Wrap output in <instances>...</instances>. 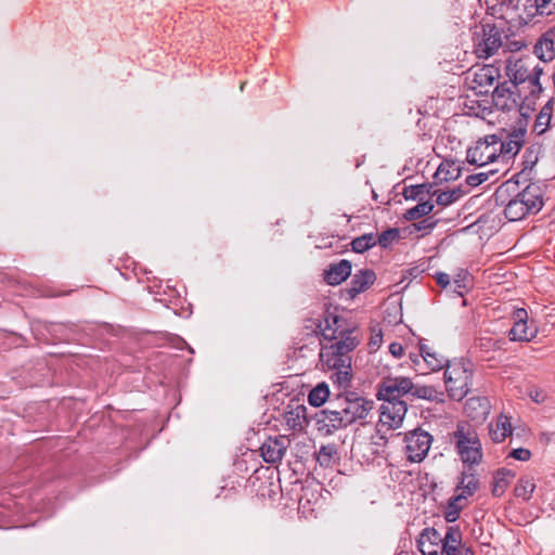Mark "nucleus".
I'll return each mask as SVG.
<instances>
[{
  "label": "nucleus",
  "mask_w": 555,
  "mask_h": 555,
  "mask_svg": "<svg viewBox=\"0 0 555 555\" xmlns=\"http://www.w3.org/2000/svg\"><path fill=\"white\" fill-rule=\"evenodd\" d=\"M320 339V363L323 370L332 371L331 379L339 388H348L352 378L351 352L359 345L354 328L337 314L336 309H326L317 320Z\"/></svg>",
  "instance_id": "obj_1"
},
{
  "label": "nucleus",
  "mask_w": 555,
  "mask_h": 555,
  "mask_svg": "<svg viewBox=\"0 0 555 555\" xmlns=\"http://www.w3.org/2000/svg\"><path fill=\"white\" fill-rule=\"evenodd\" d=\"M487 10L495 18L522 25L537 15L555 13V0H498L492 4L487 0Z\"/></svg>",
  "instance_id": "obj_2"
},
{
  "label": "nucleus",
  "mask_w": 555,
  "mask_h": 555,
  "mask_svg": "<svg viewBox=\"0 0 555 555\" xmlns=\"http://www.w3.org/2000/svg\"><path fill=\"white\" fill-rule=\"evenodd\" d=\"M413 388V384L408 377H390L384 371V427L389 429L398 428L405 416L406 403L401 397L409 393Z\"/></svg>",
  "instance_id": "obj_3"
},
{
  "label": "nucleus",
  "mask_w": 555,
  "mask_h": 555,
  "mask_svg": "<svg viewBox=\"0 0 555 555\" xmlns=\"http://www.w3.org/2000/svg\"><path fill=\"white\" fill-rule=\"evenodd\" d=\"M526 87H517L515 83L504 81L498 85L492 92L494 106L502 112H517L520 116L528 117L534 109L537 96L528 92L522 95Z\"/></svg>",
  "instance_id": "obj_4"
},
{
  "label": "nucleus",
  "mask_w": 555,
  "mask_h": 555,
  "mask_svg": "<svg viewBox=\"0 0 555 555\" xmlns=\"http://www.w3.org/2000/svg\"><path fill=\"white\" fill-rule=\"evenodd\" d=\"M544 190L539 183H529L505 206L504 215L508 221H519L528 215L538 214L543 205Z\"/></svg>",
  "instance_id": "obj_5"
},
{
  "label": "nucleus",
  "mask_w": 555,
  "mask_h": 555,
  "mask_svg": "<svg viewBox=\"0 0 555 555\" xmlns=\"http://www.w3.org/2000/svg\"><path fill=\"white\" fill-rule=\"evenodd\" d=\"M543 68L535 63L532 56L519 57L516 60H508L506 64V75L509 77L511 83L517 87L528 83L527 89L533 96H539L542 92L540 77Z\"/></svg>",
  "instance_id": "obj_6"
},
{
  "label": "nucleus",
  "mask_w": 555,
  "mask_h": 555,
  "mask_svg": "<svg viewBox=\"0 0 555 555\" xmlns=\"http://www.w3.org/2000/svg\"><path fill=\"white\" fill-rule=\"evenodd\" d=\"M455 449L461 460L469 465H478L482 461V448L475 429L467 423L460 422L452 435Z\"/></svg>",
  "instance_id": "obj_7"
},
{
  "label": "nucleus",
  "mask_w": 555,
  "mask_h": 555,
  "mask_svg": "<svg viewBox=\"0 0 555 555\" xmlns=\"http://www.w3.org/2000/svg\"><path fill=\"white\" fill-rule=\"evenodd\" d=\"M473 377L472 364L463 361L452 362L444 370V384L449 397L462 400L470 390Z\"/></svg>",
  "instance_id": "obj_8"
},
{
  "label": "nucleus",
  "mask_w": 555,
  "mask_h": 555,
  "mask_svg": "<svg viewBox=\"0 0 555 555\" xmlns=\"http://www.w3.org/2000/svg\"><path fill=\"white\" fill-rule=\"evenodd\" d=\"M503 44V31L498 25L489 23L474 34V52L479 59H488Z\"/></svg>",
  "instance_id": "obj_9"
},
{
  "label": "nucleus",
  "mask_w": 555,
  "mask_h": 555,
  "mask_svg": "<svg viewBox=\"0 0 555 555\" xmlns=\"http://www.w3.org/2000/svg\"><path fill=\"white\" fill-rule=\"evenodd\" d=\"M410 360L414 365V370L420 374H428L442 369H447L449 360L435 350L434 347L420 341V353L410 354Z\"/></svg>",
  "instance_id": "obj_10"
},
{
  "label": "nucleus",
  "mask_w": 555,
  "mask_h": 555,
  "mask_svg": "<svg viewBox=\"0 0 555 555\" xmlns=\"http://www.w3.org/2000/svg\"><path fill=\"white\" fill-rule=\"evenodd\" d=\"M498 135L491 134L479 139L466 153V160L470 165L482 167L499 159Z\"/></svg>",
  "instance_id": "obj_11"
},
{
  "label": "nucleus",
  "mask_w": 555,
  "mask_h": 555,
  "mask_svg": "<svg viewBox=\"0 0 555 555\" xmlns=\"http://www.w3.org/2000/svg\"><path fill=\"white\" fill-rule=\"evenodd\" d=\"M499 77L500 73L495 66L483 65L470 68L467 73L466 80L472 90L480 94H487L489 88L494 85Z\"/></svg>",
  "instance_id": "obj_12"
},
{
  "label": "nucleus",
  "mask_w": 555,
  "mask_h": 555,
  "mask_svg": "<svg viewBox=\"0 0 555 555\" xmlns=\"http://www.w3.org/2000/svg\"><path fill=\"white\" fill-rule=\"evenodd\" d=\"M405 453L410 462L420 463L427 455L433 437L427 431L415 430L404 437Z\"/></svg>",
  "instance_id": "obj_13"
},
{
  "label": "nucleus",
  "mask_w": 555,
  "mask_h": 555,
  "mask_svg": "<svg viewBox=\"0 0 555 555\" xmlns=\"http://www.w3.org/2000/svg\"><path fill=\"white\" fill-rule=\"evenodd\" d=\"M373 401L360 397L354 391L346 389V403H345V420L348 424H352L358 420L366 417L369 412L373 409Z\"/></svg>",
  "instance_id": "obj_14"
},
{
  "label": "nucleus",
  "mask_w": 555,
  "mask_h": 555,
  "mask_svg": "<svg viewBox=\"0 0 555 555\" xmlns=\"http://www.w3.org/2000/svg\"><path fill=\"white\" fill-rule=\"evenodd\" d=\"M513 320L514 324L508 332L512 341H530L537 336L538 328L528 324V313L524 308L514 311Z\"/></svg>",
  "instance_id": "obj_15"
},
{
  "label": "nucleus",
  "mask_w": 555,
  "mask_h": 555,
  "mask_svg": "<svg viewBox=\"0 0 555 555\" xmlns=\"http://www.w3.org/2000/svg\"><path fill=\"white\" fill-rule=\"evenodd\" d=\"M382 423V411L379 412L378 422L376 424V434L371 437L370 440L358 442L357 446L353 448L356 450L357 454L362 459V463L366 465H379V459H380V440L382 435L379 434V424Z\"/></svg>",
  "instance_id": "obj_16"
},
{
  "label": "nucleus",
  "mask_w": 555,
  "mask_h": 555,
  "mask_svg": "<svg viewBox=\"0 0 555 555\" xmlns=\"http://www.w3.org/2000/svg\"><path fill=\"white\" fill-rule=\"evenodd\" d=\"M289 442L291 441L286 436L268 437L260 447L263 461L270 464L280 462L283 459Z\"/></svg>",
  "instance_id": "obj_17"
},
{
  "label": "nucleus",
  "mask_w": 555,
  "mask_h": 555,
  "mask_svg": "<svg viewBox=\"0 0 555 555\" xmlns=\"http://www.w3.org/2000/svg\"><path fill=\"white\" fill-rule=\"evenodd\" d=\"M417 547L423 555L441 554L442 535L435 528H425L418 535Z\"/></svg>",
  "instance_id": "obj_18"
},
{
  "label": "nucleus",
  "mask_w": 555,
  "mask_h": 555,
  "mask_svg": "<svg viewBox=\"0 0 555 555\" xmlns=\"http://www.w3.org/2000/svg\"><path fill=\"white\" fill-rule=\"evenodd\" d=\"M317 424L320 430H324L325 434H333L334 431L349 426L345 416L339 415L336 411L322 410L317 414Z\"/></svg>",
  "instance_id": "obj_19"
},
{
  "label": "nucleus",
  "mask_w": 555,
  "mask_h": 555,
  "mask_svg": "<svg viewBox=\"0 0 555 555\" xmlns=\"http://www.w3.org/2000/svg\"><path fill=\"white\" fill-rule=\"evenodd\" d=\"M463 533L457 525L448 526L441 542V555H460Z\"/></svg>",
  "instance_id": "obj_20"
},
{
  "label": "nucleus",
  "mask_w": 555,
  "mask_h": 555,
  "mask_svg": "<svg viewBox=\"0 0 555 555\" xmlns=\"http://www.w3.org/2000/svg\"><path fill=\"white\" fill-rule=\"evenodd\" d=\"M376 280V274L373 270L362 269L352 275L350 286L347 288L348 295L353 298L358 294L369 288Z\"/></svg>",
  "instance_id": "obj_21"
},
{
  "label": "nucleus",
  "mask_w": 555,
  "mask_h": 555,
  "mask_svg": "<svg viewBox=\"0 0 555 555\" xmlns=\"http://www.w3.org/2000/svg\"><path fill=\"white\" fill-rule=\"evenodd\" d=\"M498 153L499 158H502L506 163L514 157L522 146V133L514 132L507 137L505 141H502L500 137H498Z\"/></svg>",
  "instance_id": "obj_22"
},
{
  "label": "nucleus",
  "mask_w": 555,
  "mask_h": 555,
  "mask_svg": "<svg viewBox=\"0 0 555 555\" xmlns=\"http://www.w3.org/2000/svg\"><path fill=\"white\" fill-rule=\"evenodd\" d=\"M351 274V262L341 259L337 263H332L324 271V281L328 285H338Z\"/></svg>",
  "instance_id": "obj_23"
},
{
  "label": "nucleus",
  "mask_w": 555,
  "mask_h": 555,
  "mask_svg": "<svg viewBox=\"0 0 555 555\" xmlns=\"http://www.w3.org/2000/svg\"><path fill=\"white\" fill-rule=\"evenodd\" d=\"M307 408L302 404H288L284 412L286 426L292 430H302L307 424Z\"/></svg>",
  "instance_id": "obj_24"
},
{
  "label": "nucleus",
  "mask_w": 555,
  "mask_h": 555,
  "mask_svg": "<svg viewBox=\"0 0 555 555\" xmlns=\"http://www.w3.org/2000/svg\"><path fill=\"white\" fill-rule=\"evenodd\" d=\"M479 489V480L474 473L463 472L455 488V495H462V502L468 504V498L473 496Z\"/></svg>",
  "instance_id": "obj_25"
},
{
  "label": "nucleus",
  "mask_w": 555,
  "mask_h": 555,
  "mask_svg": "<svg viewBox=\"0 0 555 555\" xmlns=\"http://www.w3.org/2000/svg\"><path fill=\"white\" fill-rule=\"evenodd\" d=\"M554 99H550L541 108L533 125V131L543 134L548 128L555 125Z\"/></svg>",
  "instance_id": "obj_26"
},
{
  "label": "nucleus",
  "mask_w": 555,
  "mask_h": 555,
  "mask_svg": "<svg viewBox=\"0 0 555 555\" xmlns=\"http://www.w3.org/2000/svg\"><path fill=\"white\" fill-rule=\"evenodd\" d=\"M465 413L473 421H483L490 412V404L486 398H469L465 403Z\"/></svg>",
  "instance_id": "obj_27"
},
{
  "label": "nucleus",
  "mask_w": 555,
  "mask_h": 555,
  "mask_svg": "<svg viewBox=\"0 0 555 555\" xmlns=\"http://www.w3.org/2000/svg\"><path fill=\"white\" fill-rule=\"evenodd\" d=\"M553 37V33H546L535 43L534 54L539 60L550 62L555 57V43Z\"/></svg>",
  "instance_id": "obj_28"
},
{
  "label": "nucleus",
  "mask_w": 555,
  "mask_h": 555,
  "mask_svg": "<svg viewBox=\"0 0 555 555\" xmlns=\"http://www.w3.org/2000/svg\"><path fill=\"white\" fill-rule=\"evenodd\" d=\"M511 434L512 425L505 415H500L494 423L489 425V435L493 442H502Z\"/></svg>",
  "instance_id": "obj_29"
},
{
  "label": "nucleus",
  "mask_w": 555,
  "mask_h": 555,
  "mask_svg": "<svg viewBox=\"0 0 555 555\" xmlns=\"http://www.w3.org/2000/svg\"><path fill=\"white\" fill-rule=\"evenodd\" d=\"M379 491L366 490L361 500V512L365 517L376 516L378 512Z\"/></svg>",
  "instance_id": "obj_30"
},
{
  "label": "nucleus",
  "mask_w": 555,
  "mask_h": 555,
  "mask_svg": "<svg viewBox=\"0 0 555 555\" xmlns=\"http://www.w3.org/2000/svg\"><path fill=\"white\" fill-rule=\"evenodd\" d=\"M515 477V474L507 469L501 468L494 475L492 494L494 496H501L507 489L511 480Z\"/></svg>",
  "instance_id": "obj_31"
},
{
  "label": "nucleus",
  "mask_w": 555,
  "mask_h": 555,
  "mask_svg": "<svg viewBox=\"0 0 555 555\" xmlns=\"http://www.w3.org/2000/svg\"><path fill=\"white\" fill-rule=\"evenodd\" d=\"M377 244H382L380 233H377L376 235L373 233L363 234L351 242L352 250L356 253H364Z\"/></svg>",
  "instance_id": "obj_32"
},
{
  "label": "nucleus",
  "mask_w": 555,
  "mask_h": 555,
  "mask_svg": "<svg viewBox=\"0 0 555 555\" xmlns=\"http://www.w3.org/2000/svg\"><path fill=\"white\" fill-rule=\"evenodd\" d=\"M338 460L337 448L334 443L321 446L317 453V461L322 467H331Z\"/></svg>",
  "instance_id": "obj_33"
},
{
  "label": "nucleus",
  "mask_w": 555,
  "mask_h": 555,
  "mask_svg": "<svg viewBox=\"0 0 555 555\" xmlns=\"http://www.w3.org/2000/svg\"><path fill=\"white\" fill-rule=\"evenodd\" d=\"M466 502H462V495H453L449 499L444 519L448 522H454L459 519L461 512L466 507Z\"/></svg>",
  "instance_id": "obj_34"
},
{
  "label": "nucleus",
  "mask_w": 555,
  "mask_h": 555,
  "mask_svg": "<svg viewBox=\"0 0 555 555\" xmlns=\"http://www.w3.org/2000/svg\"><path fill=\"white\" fill-rule=\"evenodd\" d=\"M433 190L431 184H416L402 188V195L405 199H417L418 202L426 201L425 196L430 195Z\"/></svg>",
  "instance_id": "obj_35"
},
{
  "label": "nucleus",
  "mask_w": 555,
  "mask_h": 555,
  "mask_svg": "<svg viewBox=\"0 0 555 555\" xmlns=\"http://www.w3.org/2000/svg\"><path fill=\"white\" fill-rule=\"evenodd\" d=\"M431 195H436V203L439 206L447 207L455 203L464 195V191L461 188H454L449 191L439 192L437 190L431 192Z\"/></svg>",
  "instance_id": "obj_36"
},
{
  "label": "nucleus",
  "mask_w": 555,
  "mask_h": 555,
  "mask_svg": "<svg viewBox=\"0 0 555 555\" xmlns=\"http://www.w3.org/2000/svg\"><path fill=\"white\" fill-rule=\"evenodd\" d=\"M433 209H434V204L430 201H422V202H418V204L415 205L414 207L408 209L403 214V217L405 220H409V221L416 220L424 216H427L428 214H430L433 211Z\"/></svg>",
  "instance_id": "obj_37"
},
{
  "label": "nucleus",
  "mask_w": 555,
  "mask_h": 555,
  "mask_svg": "<svg viewBox=\"0 0 555 555\" xmlns=\"http://www.w3.org/2000/svg\"><path fill=\"white\" fill-rule=\"evenodd\" d=\"M328 386L324 383L317 385L308 396V402L312 406H321L327 399H330Z\"/></svg>",
  "instance_id": "obj_38"
},
{
  "label": "nucleus",
  "mask_w": 555,
  "mask_h": 555,
  "mask_svg": "<svg viewBox=\"0 0 555 555\" xmlns=\"http://www.w3.org/2000/svg\"><path fill=\"white\" fill-rule=\"evenodd\" d=\"M437 175L446 181L456 180L461 175V168L455 162L447 160L439 166Z\"/></svg>",
  "instance_id": "obj_39"
},
{
  "label": "nucleus",
  "mask_w": 555,
  "mask_h": 555,
  "mask_svg": "<svg viewBox=\"0 0 555 555\" xmlns=\"http://www.w3.org/2000/svg\"><path fill=\"white\" fill-rule=\"evenodd\" d=\"M534 489L535 485L531 479L520 478L515 487V495L528 501L530 500Z\"/></svg>",
  "instance_id": "obj_40"
},
{
  "label": "nucleus",
  "mask_w": 555,
  "mask_h": 555,
  "mask_svg": "<svg viewBox=\"0 0 555 555\" xmlns=\"http://www.w3.org/2000/svg\"><path fill=\"white\" fill-rule=\"evenodd\" d=\"M346 389L347 388H339L338 392L334 398H330L328 400V406L324 409L325 411H336L339 412V415L343 416V413H345V403H346Z\"/></svg>",
  "instance_id": "obj_41"
},
{
  "label": "nucleus",
  "mask_w": 555,
  "mask_h": 555,
  "mask_svg": "<svg viewBox=\"0 0 555 555\" xmlns=\"http://www.w3.org/2000/svg\"><path fill=\"white\" fill-rule=\"evenodd\" d=\"M436 223L437 221H431L430 218H426L418 222L412 223L410 227L403 228V232L408 233V235L417 232L428 233L435 228Z\"/></svg>",
  "instance_id": "obj_42"
},
{
  "label": "nucleus",
  "mask_w": 555,
  "mask_h": 555,
  "mask_svg": "<svg viewBox=\"0 0 555 555\" xmlns=\"http://www.w3.org/2000/svg\"><path fill=\"white\" fill-rule=\"evenodd\" d=\"M503 345H504V341L503 340H500V339H495L493 337H490V336H486V337H480L477 343H476V346L483 352H489L491 350H498V349H502L503 348Z\"/></svg>",
  "instance_id": "obj_43"
},
{
  "label": "nucleus",
  "mask_w": 555,
  "mask_h": 555,
  "mask_svg": "<svg viewBox=\"0 0 555 555\" xmlns=\"http://www.w3.org/2000/svg\"><path fill=\"white\" fill-rule=\"evenodd\" d=\"M408 233L403 232V229L390 228L388 230H384V248H386L389 244L399 242L402 238H406Z\"/></svg>",
  "instance_id": "obj_44"
},
{
  "label": "nucleus",
  "mask_w": 555,
  "mask_h": 555,
  "mask_svg": "<svg viewBox=\"0 0 555 555\" xmlns=\"http://www.w3.org/2000/svg\"><path fill=\"white\" fill-rule=\"evenodd\" d=\"M382 345V327L377 324L372 327V336L369 341L370 353H376Z\"/></svg>",
  "instance_id": "obj_45"
},
{
  "label": "nucleus",
  "mask_w": 555,
  "mask_h": 555,
  "mask_svg": "<svg viewBox=\"0 0 555 555\" xmlns=\"http://www.w3.org/2000/svg\"><path fill=\"white\" fill-rule=\"evenodd\" d=\"M495 172H498V169L490 170L488 172H479V173H475V175H469V176H467L465 181L469 186H478L481 183L486 182L489 179L490 175H494Z\"/></svg>",
  "instance_id": "obj_46"
},
{
  "label": "nucleus",
  "mask_w": 555,
  "mask_h": 555,
  "mask_svg": "<svg viewBox=\"0 0 555 555\" xmlns=\"http://www.w3.org/2000/svg\"><path fill=\"white\" fill-rule=\"evenodd\" d=\"M390 309L392 310V313L388 312L387 317L384 314V323H386V322L388 324H398V323H400L401 320H402V313H401L400 307H398L395 304H389L387 306V311H389Z\"/></svg>",
  "instance_id": "obj_47"
},
{
  "label": "nucleus",
  "mask_w": 555,
  "mask_h": 555,
  "mask_svg": "<svg viewBox=\"0 0 555 555\" xmlns=\"http://www.w3.org/2000/svg\"><path fill=\"white\" fill-rule=\"evenodd\" d=\"M508 457H512L514 460L521 461V462H527L531 459V451L528 449H525V448L513 449L509 452Z\"/></svg>",
  "instance_id": "obj_48"
},
{
  "label": "nucleus",
  "mask_w": 555,
  "mask_h": 555,
  "mask_svg": "<svg viewBox=\"0 0 555 555\" xmlns=\"http://www.w3.org/2000/svg\"><path fill=\"white\" fill-rule=\"evenodd\" d=\"M466 274L461 276V274L457 275V278L453 282V292L459 294L460 296H463L464 291L466 289L465 284Z\"/></svg>",
  "instance_id": "obj_49"
},
{
  "label": "nucleus",
  "mask_w": 555,
  "mask_h": 555,
  "mask_svg": "<svg viewBox=\"0 0 555 555\" xmlns=\"http://www.w3.org/2000/svg\"><path fill=\"white\" fill-rule=\"evenodd\" d=\"M388 350H389V353L395 358V359H399L403 356L404 353V348L401 344L399 343H391L388 347Z\"/></svg>",
  "instance_id": "obj_50"
},
{
  "label": "nucleus",
  "mask_w": 555,
  "mask_h": 555,
  "mask_svg": "<svg viewBox=\"0 0 555 555\" xmlns=\"http://www.w3.org/2000/svg\"><path fill=\"white\" fill-rule=\"evenodd\" d=\"M436 282L438 285L444 288L450 285V276L447 273L439 272L436 274Z\"/></svg>",
  "instance_id": "obj_51"
},
{
  "label": "nucleus",
  "mask_w": 555,
  "mask_h": 555,
  "mask_svg": "<svg viewBox=\"0 0 555 555\" xmlns=\"http://www.w3.org/2000/svg\"><path fill=\"white\" fill-rule=\"evenodd\" d=\"M382 396H383V392H382V382H380L375 385V397L378 401H382Z\"/></svg>",
  "instance_id": "obj_52"
},
{
  "label": "nucleus",
  "mask_w": 555,
  "mask_h": 555,
  "mask_svg": "<svg viewBox=\"0 0 555 555\" xmlns=\"http://www.w3.org/2000/svg\"><path fill=\"white\" fill-rule=\"evenodd\" d=\"M460 555H474V551L470 547H465L463 544L460 547Z\"/></svg>",
  "instance_id": "obj_53"
},
{
  "label": "nucleus",
  "mask_w": 555,
  "mask_h": 555,
  "mask_svg": "<svg viewBox=\"0 0 555 555\" xmlns=\"http://www.w3.org/2000/svg\"><path fill=\"white\" fill-rule=\"evenodd\" d=\"M428 392H430V393H431V392H433V390H431L430 388H423V389H421V390H417V396H418L420 398H427V393H428Z\"/></svg>",
  "instance_id": "obj_54"
},
{
  "label": "nucleus",
  "mask_w": 555,
  "mask_h": 555,
  "mask_svg": "<svg viewBox=\"0 0 555 555\" xmlns=\"http://www.w3.org/2000/svg\"><path fill=\"white\" fill-rule=\"evenodd\" d=\"M513 44H514V47H515V49H516V50H519V49H520V47L522 46V43H519V42H517V41L513 42Z\"/></svg>",
  "instance_id": "obj_55"
},
{
  "label": "nucleus",
  "mask_w": 555,
  "mask_h": 555,
  "mask_svg": "<svg viewBox=\"0 0 555 555\" xmlns=\"http://www.w3.org/2000/svg\"><path fill=\"white\" fill-rule=\"evenodd\" d=\"M535 402H540L539 395L537 393L535 397H532Z\"/></svg>",
  "instance_id": "obj_56"
}]
</instances>
